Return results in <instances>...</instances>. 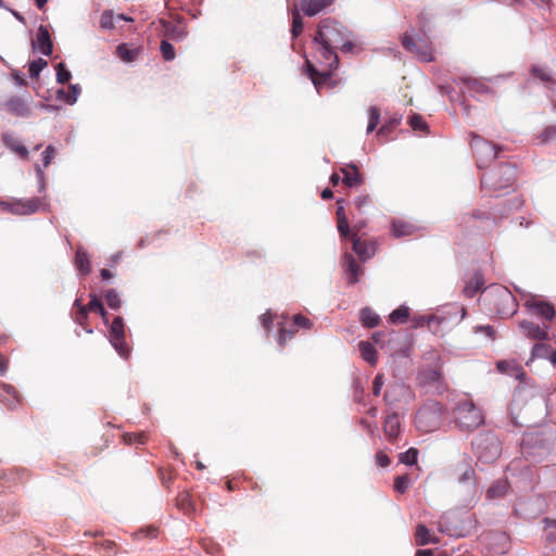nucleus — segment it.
Returning <instances> with one entry per match:
<instances>
[{
	"label": "nucleus",
	"mask_w": 556,
	"mask_h": 556,
	"mask_svg": "<svg viewBox=\"0 0 556 556\" xmlns=\"http://www.w3.org/2000/svg\"><path fill=\"white\" fill-rule=\"evenodd\" d=\"M351 37V31L341 23L325 18L318 25L314 41L350 52L354 48Z\"/></svg>",
	"instance_id": "obj_1"
},
{
	"label": "nucleus",
	"mask_w": 556,
	"mask_h": 556,
	"mask_svg": "<svg viewBox=\"0 0 556 556\" xmlns=\"http://www.w3.org/2000/svg\"><path fill=\"white\" fill-rule=\"evenodd\" d=\"M483 302L490 313L503 318L511 317L518 309V302L511 291L503 286H491L483 293Z\"/></svg>",
	"instance_id": "obj_2"
},
{
	"label": "nucleus",
	"mask_w": 556,
	"mask_h": 556,
	"mask_svg": "<svg viewBox=\"0 0 556 556\" xmlns=\"http://www.w3.org/2000/svg\"><path fill=\"white\" fill-rule=\"evenodd\" d=\"M471 445L477 458L486 464L496 460L502 453L501 442L492 432L480 433Z\"/></svg>",
	"instance_id": "obj_3"
},
{
	"label": "nucleus",
	"mask_w": 556,
	"mask_h": 556,
	"mask_svg": "<svg viewBox=\"0 0 556 556\" xmlns=\"http://www.w3.org/2000/svg\"><path fill=\"white\" fill-rule=\"evenodd\" d=\"M454 416L459 428L467 431H472L484 422L481 409L470 400L459 401L454 410Z\"/></svg>",
	"instance_id": "obj_4"
},
{
	"label": "nucleus",
	"mask_w": 556,
	"mask_h": 556,
	"mask_svg": "<svg viewBox=\"0 0 556 556\" xmlns=\"http://www.w3.org/2000/svg\"><path fill=\"white\" fill-rule=\"evenodd\" d=\"M443 417V406L439 402L422 405L415 416V425L421 432H432L439 429Z\"/></svg>",
	"instance_id": "obj_5"
},
{
	"label": "nucleus",
	"mask_w": 556,
	"mask_h": 556,
	"mask_svg": "<svg viewBox=\"0 0 556 556\" xmlns=\"http://www.w3.org/2000/svg\"><path fill=\"white\" fill-rule=\"evenodd\" d=\"M516 167L511 164H502L495 169L485 173L481 184L492 191H502L514 185Z\"/></svg>",
	"instance_id": "obj_6"
},
{
	"label": "nucleus",
	"mask_w": 556,
	"mask_h": 556,
	"mask_svg": "<svg viewBox=\"0 0 556 556\" xmlns=\"http://www.w3.org/2000/svg\"><path fill=\"white\" fill-rule=\"evenodd\" d=\"M109 341L121 357H129L131 350L126 341V326L121 316H116L110 326Z\"/></svg>",
	"instance_id": "obj_7"
},
{
	"label": "nucleus",
	"mask_w": 556,
	"mask_h": 556,
	"mask_svg": "<svg viewBox=\"0 0 556 556\" xmlns=\"http://www.w3.org/2000/svg\"><path fill=\"white\" fill-rule=\"evenodd\" d=\"M45 203L39 198L16 199L12 201H0V207L4 212L15 215H28L38 212Z\"/></svg>",
	"instance_id": "obj_8"
},
{
	"label": "nucleus",
	"mask_w": 556,
	"mask_h": 556,
	"mask_svg": "<svg viewBox=\"0 0 556 556\" xmlns=\"http://www.w3.org/2000/svg\"><path fill=\"white\" fill-rule=\"evenodd\" d=\"M401 45L407 52L415 54L424 62L433 60L432 48L427 39H415L408 33H404L401 36Z\"/></svg>",
	"instance_id": "obj_9"
},
{
	"label": "nucleus",
	"mask_w": 556,
	"mask_h": 556,
	"mask_svg": "<svg viewBox=\"0 0 556 556\" xmlns=\"http://www.w3.org/2000/svg\"><path fill=\"white\" fill-rule=\"evenodd\" d=\"M470 148L478 156L479 161L494 160L498 155L500 148L494 143L484 140L479 135L471 132L470 134Z\"/></svg>",
	"instance_id": "obj_10"
},
{
	"label": "nucleus",
	"mask_w": 556,
	"mask_h": 556,
	"mask_svg": "<svg viewBox=\"0 0 556 556\" xmlns=\"http://www.w3.org/2000/svg\"><path fill=\"white\" fill-rule=\"evenodd\" d=\"M305 68L307 75L309 76L312 83L314 84L318 92L325 85L329 84L331 87L334 86V84L331 83V79L332 73L336 68L321 67L320 70H318L308 59L305 60Z\"/></svg>",
	"instance_id": "obj_11"
},
{
	"label": "nucleus",
	"mask_w": 556,
	"mask_h": 556,
	"mask_svg": "<svg viewBox=\"0 0 556 556\" xmlns=\"http://www.w3.org/2000/svg\"><path fill=\"white\" fill-rule=\"evenodd\" d=\"M523 305L532 314L543 318L546 321H551L555 317L556 312L554 305L536 296H530L525 301Z\"/></svg>",
	"instance_id": "obj_12"
},
{
	"label": "nucleus",
	"mask_w": 556,
	"mask_h": 556,
	"mask_svg": "<svg viewBox=\"0 0 556 556\" xmlns=\"http://www.w3.org/2000/svg\"><path fill=\"white\" fill-rule=\"evenodd\" d=\"M30 97L24 99L18 96H12L3 103L4 110L17 117H28L31 114Z\"/></svg>",
	"instance_id": "obj_13"
},
{
	"label": "nucleus",
	"mask_w": 556,
	"mask_h": 556,
	"mask_svg": "<svg viewBox=\"0 0 556 556\" xmlns=\"http://www.w3.org/2000/svg\"><path fill=\"white\" fill-rule=\"evenodd\" d=\"M418 380L424 386L432 387L438 393H442L446 386L442 372L438 368H427L419 372Z\"/></svg>",
	"instance_id": "obj_14"
},
{
	"label": "nucleus",
	"mask_w": 556,
	"mask_h": 556,
	"mask_svg": "<svg viewBox=\"0 0 556 556\" xmlns=\"http://www.w3.org/2000/svg\"><path fill=\"white\" fill-rule=\"evenodd\" d=\"M352 249L358 255V257L366 262L370 257H372L378 249L377 241H362L356 235L352 236Z\"/></svg>",
	"instance_id": "obj_15"
},
{
	"label": "nucleus",
	"mask_w": 556,
	"mask_h": 556,
	"mask_svg": "<svg viewBox=\"0 0 556 556\" xmlns=\"http://www.w3.org/2000/svg\"><path fill=\"white\" fill-rule=\"evenodd\" d=\"M519 328L521 329L522 333L531 340H548V331L546 326L541 327L540 325L533 321L521 320L519 323Z\"/></svg>",
	"instance_id": "obj_16"
},
{
	"label": "nucleus",
	"mask_w": 556,
	"mask_h": 556,
	"mask_svg": "<svg viewBox=\"0 0 556 556\" xmlns=\"http://www.w3.org/2000/svg\"><path fill=\"white\" fill-rule=\"evenodd\" d=\"M340 172L343 174L342 182L349 188L358 187L364 182L359 168L353 163L345 164Z\"/></svg>",
	"instance_id": "obj_17"
},
{
	"label": "nucleus",
	"mask_w": 556,
	"mask_h": 556,
	"mask_svg": "<svg viewBox=\"0 0 556 556\" xmlns=\"http://www.w3.org/2000/svg\"><path fill=\"white\" fill-rule=\"evenodd\" d=\"M319 47L317 49V54L321 67H332L338 68L339 66V56L337 54V48L328 47L327 45L317 43Z\"/></svg>",
	"instance_id": "obj_18"
},
{
	"label": "nucleus",
	"mask_w": 556,
	"mask_h": 556,
	"mask_svg": "<svg viewBox=\"0 0 556 556\" xmlns=\"http://www.w3.org/2000/svg\"><path fill=\"white\" fill-rule=\"evenodd\" d=\"M344 273L346 275L348 283L355 285L359 280V276L363 274L362 267L357 264L356 260L352 254L346 253L344 255Z\"/></svg>",
	"instance_id": "obj_19"
},
{
	"label": "nucleus",
	"mask_w": 556,
	"mask_h": 556,
	"mask_svg": "<svg viewBox=\"0 0 556 556\" xmlns=\"http://www.w3.org/2000/svg\"><path fill=\"white\" fill-rule=\"evenodd\" d=\"M332 3L333 0H301L300 9L305 15L314 16L332 5Z\"/></svg>",
	"instance_id": "obj_20"
},
{
	"label": "nucleus",
	"mask_w": 556,
	"mask_h": 556,
	"mask_svg": "<svg viewBox=\"0 0 556 556\" xmlns=\"http://www.w3.org/2000/svg\"><path fill=\"white\" fill-rule=\"evenodd\" d=\"M163 36L166 40L181 41L186 38L187 31L181 24H174L170 22H162Z\"/></svg>",
	"instance_id": "obj_21"
},
{
	"label": "nucleus",
	"mask_w": 556,
	"mask_h": 556,
	"mask_svg": "<svg viewBox=\"0 0 556 556\" xmlns=\"http://www.w3.org/2000/svg\"><path fill=\"white\" fill-rule=\"evenodd\" d=\"M75 312L73 313L74 320L80 325L88 333H92L91 326L89 324L88 313L89 309L87 305H83L79 299H76L74 302Z\"/></svg>",
	"instance_id": "obj_22"
},
{
	"label": "nucleus",
	"mask_w": 556,
	"mask_h": 556,
	"mask_svg": "<svg viewBox=\"0 0 556 556\" xmlns=\"http://www.w3.org/2000/svg\"><path fill=\"white\" fill-rule=\"evenodd\" d=\"M416 230L417 227L413 223L400 218L392 220V235L395 238L412 236Z\"/></svg>",
	"instance_id": "obj_23"
},
{
	"label": "nucleus",
	"mask_w": 556,
	"mask_h": 556,
	"mask_svg": "<svg viewBox=\"0 0 556 556\" xmlns=\"http://www.w3.org/2000/svg\"><path fill=\"white\" fill-rule=\"evenodd\" d=\"M401 424L396 413L389 414L384 419L383 431L391 442L400 434Z\"/></svg>",
	"instance_id": "obj_24"
},
{
	"label": "nucleus",
	"mask_w": 556,
	"mask_h": 556,
	"mask_svg": "<svg viewBox=\"0 0 556 556\" xmlns=\"http://www.w3.org/2000/svg\"><path fill=\"white\" fill-rule=\"evenodd\" d=\"M37 45L40 52L45 55H51L53 45L50 38V34L48 29L43 26H40L37 31Z\"/></svg>",
	"instance_id": "obj_25"
},
{
	"label": "nucleus",
	"mask_w": 556,
	"mask_h": 556,
	"mask_svg": "<svg viewBox=\"0 0 556 556\" xmlns=\"http://www.w3.org/2000/svg\"><path fill=\"white\" fill-rule=\"evenodd\" d=\"M509 484L506 479L494 481L486 491V497L490 500L501 498L506 495Z\"/></svg>",
	"instance_id": "obj_26"
},
{
	"label": "nucleus",
	"mask_w": 556,
	"mask_h": 556,
	"mask_svg": "<svg viewBox=\"0 0 556 556\" xmlns=\"http://www.w3.org/2000/svg\"><path fill=\"white\" fill-rule=\"evenodd\" d=\"M176 505L185 515H191L195 508L191 495L187 491H182L177 495Z\"/></svg>",
	"instance_id": "obj_27"
},
{
	"label": "nucleus",
	"mask_w": 556,
	"mask_h": 556,
	"mask_svg": "<svg viewBox=\"0 0 556 556\" xmlns=\"http://www.w3.org/2000/svg\"><path fill=\"white\" fill-rule=\"evenodd\" d=\"M414 327H422L427 324L428 328L433 332H437V326L442 323V319L439 316L430 315V316H415L413 318Z\"/></svg>",
	"instance_id": "obj_28"
},
{
	"label": "nucleus",
	"mask_w": 556,
	"mask_h": 556,
	"mask_svg": "<svg viewBox=\"0 0 556 556\" xmlns=\"http://www.w3.org/2000/svg\"><path fill=\"white\" fill-rule=\"evenodd\" d=\"M3 142L5 146L14 151L16 154H18L23 159H27L28 156V150L25 146L21 143V141L16 138H14L11 135H4L3 136Z\"/></svg>",
	"instance_id": "obj_29"
},
{
	"label": "nucleus",
	"mask_w": 556,
	"mask_h": 556,
	"mask_svg": "<svg viewBox=\"0 0 556 556\" xmlns=\"http://www.w3.org/2000/svg\"><path fill=\"white\" fill-rule=\"evenodd\" d=\"M358 349H359V352H361V356L363 357L364 361H366L370 365H375L376 364V362H377V351H376L375 346L371 343H369L367 341H361L358 343Z\"/></svg>",
	"instance_id": "obj_30"
},
{
	"label": "nucleus",
	"mask_w": 556,
	"mask_h": 556,
	"mask_svg": "<svg viewBox=\"0 0 556 556\" xmlns=\"http://www.w3.org/2000/svg\"><path fill=\"white\" fill-rule=\"evenodd\" d=\"M415 538L416 543L419 546L438 542L437 538L431 535L429 529L425 525H418L416 527Z\"/></svg>",
	"instance_id": "obj_31"
},
{
	"label": "nucleus",
	"mask_w": 556,
	"mask_h": 556,
	"mask_svg": "<svg viewBox=\"0 0 556 556\" xmlns=\"http://www.w3.org/2000/svg\"><path fill=\"white\" fill-rule=\"evenodd\" d=\"M496 367H497L498 371H501L502 374L516 376L517 378L525 375V372L522 371V368L520 366L514 364L513 362L500 361V362H497Z\"/></svg>",
	"instance_id": "obj_32"
},
{
	"label": "nucleus",
	"mask_w": 556,
	"mask_h": 556,
	"mask_svg": "<svg viewBox=\"0 0 556 556\" xmlns=\"http://www.w3.org/2000/svg\"><path fill=\"white\" fill-rule=\"evenodd\" d=\"M361 321L367 328H374L379 325L380 317L371 308L365 307L361 311Z\"/></svg>",
	"instance_id": "obj_33"
},
{
	"label": "nucleus",
	"mask_w": 556,
	"mask_h": 556,
	"mask_svg": "<svg viewBox=\"0 0 556 556\" xmlns=\"http://www.w3.org/2000/svg\"><path fill=\"white\" fill-rule=\"evenodd\" d=\"M79 91L80 89L77 85H71L67 91L60 89L56 94L60 100L67 104H74L77 101Z\"/></svg>",
	"instance_id": "obj_34"
},
{
	"label": "nucleus",
	"mask_w": 556,
	"mask_h": 556,
	"mask_svg": "<svg viewBox=\"0 0 556 556\" xmlns=\"http://www.w3.org/2000/svg\"><path fill=\"white\" fill-rule=\"evenodd\" d=\"M75 265L83 275H87L90 273V261L87 252L83 250H77L75 256Z\"/></svg>",
	"instance_id": "obj_35"
},
{
	"label": "nucleus",
	"mask_w": 556,
	"mask_h": 556,
	"mask_svg": "<svg viewBox=\"0 0 556 556\" xmlns=\"http://www.w3.org/2000/svg\"><path fill=\"white\" fill-rule=\"evenodd\" d=\"M460 80L467 86L470 91L477 93L489 92V87L481 80L472 77H462Z\"/></svg>",
	"instance_id": "obj_36"
},
{
	"label": "nucleus",
	"mask_w": 556,
	"mask_h": 556,
	"mask_svg": "<svg viewBox=\"0 0 556 556\" xmlns=\"http://www.w3.org/2000/svg\"><path fill=\"white\" fill-rule=\"evenodd\" d=\"M90 298V302L87 304L89 312L98 313L102 317L103 321L108 324V313L104 309L101 301L96 294H91Z\"/></svg>",
	"instance_id": "obj_37"
},
{
	"label": "nucleus",
	"mask_w": 556,
	"mask_h": 556,
	"mask_svg": "<svg viewBox=\"0 0 556 556\" xmlns=\"http://www.w3.org/2000/svg\"><path fill=\"white\" fill-rule=\"evenodd\" d=\"M409 317V308L407 306L401 305L396 309H394L389 318L392 324H405Z\"/></svg>",
	"instance_id": "obj_38"
},
{
	"label": "nucleus",
	"mask_w": 556,
	"mask_h": 556,
	"mask_svg": "<svg viewBox=\"0 0 556 556\" xmlns=\"http://www.w3.org/2000/svg\"><path fill=\"white\" fill-rule=\"evenodd\" d=\"M296 331V328L294 326L292 327V323H290L289 326L282 325L279 328L278 344L283 346L288 340L293 338Z\"/></svg>",
	"instance_id": "obj_39"
},
{
	"label": "nucleus",
	"mask_w": 556,
	"mask_h": 556,
	"mask_svg": "<svg viewBox=\"0 0 556 556\" xmlns=\"http://www.w3.org/2000/svg\"><path fill=\"white\" fill-rule=\"evenodd\" d=\"M371 203H372L371 198L367 193H362V194L357 195L353 201L355 210L361 215L367 211V208L371 205Z\"/></svg>",
	"instance_id": "obj_40"
},
{
	"label": "nucleus",
	"mask_w": 556,
	"mask_h": 556,
	"mask_svg": "<svg viewBox=\"0 0 556 556\" xmlns=\"http://www.w3.org/2000/svg\"><path fill=\"white\" fill-rule=\"evenodd\" d=\"M551 351V345L543 342H539L534 344V346L532 348L530 361H533L534 358H548Z\"/></svg>",
	"instance_id": "obj_41"
},
{
	"label": "nucleus",
	"mask_w": 556,
	"mask_h": 556,
	"mask_svg": "<svg viewBox=\"0 0 556 556\" xmlns=\"http://www.w3.org/2000/svg\"><path fill=\"white\" fill-rule=\"evenodd\" d=\"M531 74L540 79L542 83H553V78L551 72L547 67H542L539 65H534L531 68Z\"/></svg>",
	"instance_id": "obj_42"
},
{
	"label": "nucleus",
	"mask_w": 556,
	"mask_h": 556,
	"mask_svg": "<svg viewBox=\"0 0 556 556\" xmlns=\"http://www.w3.org/2000/svg\"><path fill=\"white\" fill-rule=\"evenodd\" d=\"M116 53L124 62H132L137 55V52L129 49L125 43L117 46Z\"/></svg>",
	"instance_id": "obj_43"
},
{
	"label": "nucleus",
	"mask_w": 556,
	"mask_h": 556,
	"mask_svg": "<svg viewBox=\"0 0 556 556\" xmlns=\"http://www.w3.org/2000/svg\"><path fill=\"white\" fill-rule=\"evenodd\" d=\"M369 118H368V126H367V132H371L376 129L380 122V110L377 106H370L369 108Z\"/></svg>",
	"instance_id": "obj_44"
},
{
	"label": "nucleus",
	"mask_w": 556,
	"mask_h": 556,
	"mask_svg": "<svg viewBox=\"0 0 556 556\" xmlns=\"http://www.w3.org/2000/svg\"><path fill=\"white\" fill-rule=\"evenodd\" d=\"M108 306L112 309H118L122 305L121 299L116 290L110 289L104 294Z\"/></svg>",
	"instance_id": "obj_45"
},
{
	"label": "nucleus",
	"mask_w": 556,
	"mask_h": 556,
	"mask_svg": "<svg viewBox=\"0 0 556 556\" xmlns=\"http://www.w3.org/2000/svg\"><path fill=\"white\" fill-rule=\"evenodd\" d=\"M536 139L540 143H548L556 139V126H547L545 129H543L538 136Z\"/></svg>",
	"instance_id": "obj_46"
},
{
	"label": "nucleus",
	"mask_w": 556,
	"mask_h": 556,
	"mask_svg": "<svg viewBox=\"0 0 556 556\" xmlns=\"http://www.w3.org/2000/svg\"><path fill=\"white\" fill-rule=\"evenodd\" d=\"M160 50L165 61H173L176 58L173 45L166 39L161 41Z\"/></svg>",
	"instance_id": "obj_47"
},
{
	"label": "nucleus",
	"mask_w": 556,
	"mask_h": 556,
	"mask_svg": "<svg viewBox=\"0 0 556 556\" xmlns=\"http://www.w3.org/2000/svg\"><path fill=\"white\" fill-rule=\"evenodd\" d=\"M400 118L392 117L388 122H386L377 131L378 136H387L390 132H392L399 125H400Z\"/></svg>",
	"instance_id": "obj_48"
},
{
	"label": "nucleus",
	"mask_w": 556,
	"mask_h": 556,
	"mask_svg": "<svg viewBox=\"0 0 556 556\" xmlns=\"http://www.w3.org/2000/svg\"><path fill=\"white\" fill-rule=\"evenodd\" d=\"M408 124L414 130H417V131H427L428 130V125H427L426 121L424 119L422 116H420L418 114H414L413 116H410V118L408 119Z\"/></svg>",
	"instance_id": "obj_49"
},
{
	"label": "nucleus",
	"mask_w": 556,
	"mask_h": 556,
	"mask_svg": "<svg viewBox=\"0 0 556 556\" xmlns=\"http://www.w3.org/2000/svg\"><path fill=\"white\" fill-rule=\"evenodd\" d=\"M48 65V62L43 59H38L29 64V76L31 78H37L40 74V72Z\"/></svg>",
	"instance_id": "obj_50"
},
{
	"label": "nucleus",
	"mask_w": 556,
	"mask_h": 556,
	"mask_svg": "<svg viewBox=\"0 0 556 556\" xmlns=\"http://www.w3.org/2000/svg\"><path fill=\"white\" fill-rule=\"evenodd\" d=\"M418 450L415 447L408 448L406 452L400 454V462L406 465H414L417 462Z\"/></svg>",
	"instance_id": "obj_51"
},
{
	"label": "nucleus",
	"mask_w": 556,
	"mask_h": 556,
	"mask_svg": "<svg viewBox=\"0 0 556 556\" xmlns=\"http://www.w3.org/2000/svg\"><path fill=\"white\" fill-rule=\"evenodd\" d=\"M100 27L103 29H112L115 27L114 13L110 10L104 11L100 18Z\"/></svg>",
	"instance_id": "obj_52"
},
{
	"label": "nucleus",
	"mask_w": 556,
	"mask_h": 556,
	"mask_svg": "<svg viewBox=\"0 0 556 556\" xmlns=\"http://www.w3.org/2000/svg\"><path fill=\"white\" fill-rule=\"evenodd\" d=\"M410 484V478L407 475L399 476L394 480V489L399 493H405Z\"/></svg>",
	"instance_id": "obj_53"
},
{
	"label": "nucleus",
	"mask_w": 556,
	"mask_h": 556,
	"mask_svg": "<svg viewBox=\"0 0 556 556\" xmlns=\"http://www.w3.org/2000/svg\"><path fill=\"white\" fill-rule=\"evenodd\" d=\"M303 30V22L299 11L295 9L292 12V35L298 37Z\"/></svg>",
	"instance_id": "obj_54"
},
{
	"label": "nucleus",
	"mask_w": 556,
	"mask_h": 556,
	"mask_svg": "<svg viewBox=\"0 0 556 556\" xmlns=\"http://www.w3.org/2000/svg\"><path fill=\"white\" fill-rule=\"evenodd\" d=\"M72 75L70 71L66 70L65 65L63 63H59L56 65V80L59 84H66L70 81Z\"/></svg>",
	"instance_id": "obj_55"
},
{
	"label": "nucleus",
	"mask_w": 556,
	"mask_h": 556,
	"mask_svg": "<svg viewBox=\"0 0 556 556\" xmlns=\"http://www.w3.org/2000/svg\"><path fill=\"white\" fill-rule=\"evenodd\" d=\"M125 442L129 444L138 443L144 444L147 441V434L144 432H132L124 435Z\"/></svg>",
	"instance_id": "obj_56"
},
{
	"label": "nucleus",
	"mask_w": 556,
	"mask_h": 556,
	"mask_svg": "<svg viewBox=\"0 0 556 556\" xmlns=\"http://www.w3.org/2000/svg\"><path fill=\"white\" fill-rule=\"evenodd\" d=\"M291 323H292V327L294 326L296 328V330H299V328L309 329L313 325L312 321L307 317H305L301 314L294 315Z\"/></svg>",
	"instance_id": "obj_57"
},
{
	"label": "nucleus",
	"mask_w": 556,
	"mask_h": 556,
	"mask_svg": "<svg viewBox=\"0 0 556 556\" xmlns=\"http://www.w3.org/2000/svg\"><path fill=\"white\" fill-rule=\"evenodd\" d=\"M55 155V149L53 146H48L42 153V165L47 168Z\"/></svg>",
	"instance_id": "obj_58"
},
{
	"label": "nucleus",
	"mask_w": 556,
	"mask_h": 556,
	"mask_svg": "<svg viewBox=\"0 0 556 556\" xmlns=\"http://www.w3.org/2000/svg\"><path fill=\"white\" fill-rule=\"evenodd\" d=\"M160 479L166 488L173 482L175 476L172 469H160Z\"/></svg>",
	"instance_id": "obj_59"
},
{
	"label": "nucleus",
	"mask_w": 556,
	"mask_h": 556,
	"mask_svg": "<svg viewBox=\"0 0 556 556\" xmlns=\"http://www.w3.org/2000/svg\"><path fill=\"white\" fill-rule=\"evenodd\" d=\"M337 228H338V231H339V233H340V236L342 238H344V239H348L349 237L352 238L348 219H345V220H338L337 222Z\"/></svg>",
	"instance_id": "obj_60"
},
{
	"label": "nucleus",
	"mask_w": 556,
	"mask_h": 556,
	"mask_svg": "<svg viewBox=\"0 0 556 556\" xmlns=\"http://www.w3.org/2000/svg\"><path fill=\"white\" fill-rule=\"evenodd\" d=\"M475 476H476L475 469L471 466L466 465L464 471L460 475L459 481H462V482L473 481Z\"/></svg>",
	"instance_id": "obj_61"
},
{
	"label": "nucleus",
	"mask_w": 556,
	"mask_h": 556,
	"mask_svg": "<svg viewBox=\"0 0 556 556\" xmlns=\"http://www.w3.org/2000/svg\"><path fill=\"white\" fill-rule=\"evenodd\" d=\"M480 285H481V281L479 278H476L475 286L471 282L467 283L464 289L465 294L467 296H473L476 294V292L479 290Z\"/></svg>",
	"instance_id": "obj_62"
},
{
	"label": "nucleus",
	"mask_w": 556,
	"mask_h": 556,
	"mask_svg": "<svg viewBox=\"0 0 556 556\" xmlns=\"http://www.w3.org/2000/svg\"><path fill=\"white\" fill-rule=\"evenodd\" d=\"M382 386H383V378H382V375H377L374 379V383H372V393L376 395V396H379L380 395V392H381V389H382Z\"/></svg>",
	"instance_id": "obj_63"
},
{
	"label": "nucleus",
	"mask_w": 556,
	"mask_h": 556,
	"mask_svg": "<svg viewBox=\"0 0 556 556\" xmlns=\"http://www.w3.org/2000/svg\"><path fill=\"white\" fill-rule=\"evenodd\" d=\"M376 460H377V464L381 467H388L391 463L389 456L386 453H383L382 451H380L376 454Z\"/></svg>",
	"instance_id": "obj_64"
}]
</instances>
